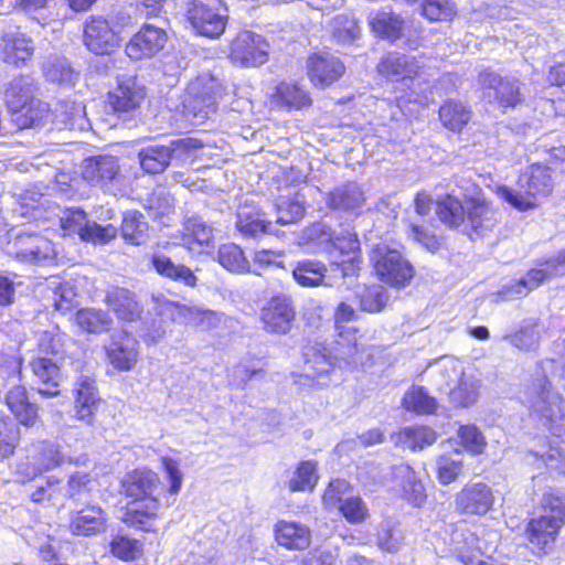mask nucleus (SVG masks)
<instances>
[{
  "instance_id": "obj_18",
  "label": "nucleus",
  "mask_w": 565,
  "mask_h": 565,
  "mask_svg": "<svg viewBox=\"0 0 565 565\" xmlns=\"http://www.w3.org/2000/svg\"><path fill=\"white\" fill-rule=\"evenodd\" d=\"M168 41L163 26L152 23L145 24L126 45V54L135 61L151 57L159 53Z\"/></svg>"
},
{
  "instance_id": "obj_29",
  "label": "nucleus",
  "mask_w": 565,
  "mask_h": 565,
  "mask_svg": "<svg viewBox=\"0 0 565 565\" xmlns=\"http://www.w3.org/2000/svg\"><path fill=\"white\" fill-rule=\"evenodd\" d=\"M75 416L87 425H93L94 413L99 398L95 382L88 376H81L75 384Z\"/></svg>"
},
{
  "instance_id": "obj_64",
  "label": "nucleus",
  "mask_w": 565,
  "mask_h": 565,
  "mask_svg": "<svg viewBox=\"0 0 565 565\" xmlns=\"http://www.w3.org/2000/svg\"><path fill=\"white\" fill-rule=\"evenodd\" d=\"M111 553L124 561L134 559L139 553V545L136 540L125 536H117L110 544Z\"/></svg>"
},
{
  "instance_id": "obj_15",
  "label": "nucleus",
  "mask_w": 565,
  "mask_h": 565,
  "mask_svg": "<svg viewBox=\"0 0 565 565\" xmlns=\"http://www.w3.org/2000/svg\"><path fill=\"white\" fill-rule=\"evenodd\" d=\"M565 249L559 250L552 257L544 258L536 263L535 267L526 271L525 277L514 280L510 290L518 295H526L532 289L540 287L545 281L564 275Z\"/></svg>"
},
{
  "instance_id": "obj_7",
  "label": "nucleus",
  "mask_w": 565,
  "mask_h": 565,
  "mask_svg": "<svg viewBox=\"0 0 565 565\" xmlns=\"http://www.w3.org/2000/svg\"><path fill=\"white\" fill-rule=\"evenodd\" d=\"M186 18L198 34L217 39L225 31L228 13L222 0H192L186 8Z\"/></svg>"
},
{
  "instance_id": "obj_1",
  "label": "nucleus",
  "mask_w": 565,
  "mask_h": 565,
  "mask_svg": "<svg viewBox=\"0 0 565 565\" xmlns=\"http://www.w3.org/2000/svg\"><path fill=\"white\" fill-rule=\"evenodd\" d=\"M413 205L422 217L427 216L434 206L440 224L451 231L461 230L472 239L483 237L498 224L497 210L480 188L462 199L451 192L433 199L429 192L420 190L415 194Z\"/></svg>"
},
{
  "instance_id": "obj_57",
  "label": "nucleus",
  "mask_w": 565,
  "mask_h": 565,
  "mask_svg": "<svg viewBox=\"0 0 565 565\" xmlns=\"http://www.w3.org/2000/svg\"><path fill=\"white\" fill-rule=\"evenodd\" d=\"M237 230L244 235L255 237L258 233H270L271 223H266L258 212L239 211Z\"/></svg>"
},
{
  "instance_id": "obj_54",
  "label": "nucleus",
  "mask_w": 565,
  "mask_h": 565,
  "mask_svg": "<svg viewBox=\"0 0 565 565\" xmlns=\"http://www.w3.org/2000/svg\"><path fill=\"white\" fill-rule=\"evenodd\" d=\"M184 239H192L199 245H210L214 238L213 227L201 216L193 215L185 220L183 225Z\"/></svg>"
},
{
  "instance_id": "obj_16",
  "label": "nucleus",
  "mask_w": 565,
  "mask_h": 565,
  "mask_svg": "<svg viewBox=\"0 0 565 565\" xmlns=\"http://www.w3.org/2000/svg\"><path fill=\"white\" fill-rule=\"evenodd\" d=\"M362 333L356 327H337L331 351L339 366L355 369L363 364L365 347Z\"/></svg>"
},
{
  "instance_id": "obj_27",
  "label": "nucleus",
  "mask_w": 565,
  "mask_h": 565,
  "mask_svg": "<svg viewBox=\"0 0 565 565\" xmlns=\"http://www.w3.org/2000/svg\"><path fill=\"white\" fill-rule=\"evenodd\" d=\"M66 222H74L78 225L77 234L82 241L93 244H107L117 235V227L113 224L100 225L95 221L86 220L84 211L72 212Z\"/></svg>"
},
{
  "instance_id": "obj_9",
  "label": "nucleus",
  "mask_w": 565,
  "mask_h": 565,
  "mask_svg": "<svg viewBox=\"0 0 565 565\" xmlns=\"http://www.w3.org/2000/svg\"><path fill=\"white\" fill-rule=\"evenodd\" d=\"M151 301L157 315L168 317L173 322L191 327H202L203 329L214 328L217 323L214 311L171 301L163 294H152Z\"/></svg>"
},
{
  "instance_id": "obj_60",
  "label": "nucleus",
  "mask_w": 565,
  "mask_h": 565,
  "mask_svg": "<svg viewBox=\"0 0 565 565\" xmlns=\"http://www.w3.org/2000/svg\"><path fill=\"white\" fill-rule=\"evenodd\" d=\"M463 462L455 460L449 454H444L437 459L436 477L440 484L448 486L455 482L462 473Z\"/></svg>"
},
{
  "instance_id": "obj_36",
  "label": "nucleus",
  "mask_w": 565,
  "mask_h": 565,
  "mask_svg": "<svg viewBox=\"0 0 565 565\" xmlns=\"http://www.w3.org/2000/svg\"><path fill=\"white\" fill-rule=\"evenodd\" d=\"M327 349L321 344H315L307 348L305 352V364L309 371V376L312 379H320L321 376L330 374L339 362L333 358L330 350L326 353Z\"/></svg>"
},
{
  "instance_id": "obj_55",
  "label": "nucleus",
  "mask_w": 565,
  "mask_h": 565,
  "mask_svg": "<svg viewBox=\"0 0 565 565\" xmlns=\"http://www.w3.org/2000/svg\"><path fill=\"white\" fill-rule=\"evenodd\" d=\"M478 399V387L465 377L457 381L455 387L449 392V401L454 407L468 408Z\"/></svg>"
},
{
  "instance_id": "obj_4",
  "label": "nucleus",
  "mask_w": 565,
  "mask_h": 565,
  "mask_svg": "<svg viewBox=\"0 0 565 565\" xmlns=\"http://www.w3.org/2000/svg\"><path fill=\"white\" fill-rule=\"evenodd\" d=\"M369 258L376 278L391 288L403 289L415 277V268L411 262L399 250L386 244H375Z\"/></svg>"
},
{
  "instance_id": "obj_48",
  "label": "nucleus",
  "mask_w": 565,
  "mask_h": 565,
  "mask_svg": "<svg viewBox=\"0 0 565 565\" xmlns=\"http://www.w3.org/2000/svg\"><path fill=\"white\" fill-rule=\"evenodd\" d=\"M539 507L547 518L554 519L561 526L565 524V490L546 489L541 497Z\"/></svg>"
},
{
  "instance_id": "obj_2",
  "label": "nucleus",
  "mask_w": 565,
  "mask_h": 565,
  "mask_svg": "<svg viewBox=\"0 0 565 565\" xmlns=\"http://www.w3.org/2000/svg\"><path fill=\"white\" fill-rule=\"evenodd\" d=\"M160 484L158 475L150 469H136L126 476L122 489L126 497L134 499L135 502L122 518L126 524L146 532L156 531L160 509L156 493Z\"/></svg>"
},
{
  "instance_id": "obj_17",
  "label": "nucleus",
  "mask_w": 565,
  "mask_h": 565,
  "mask_svg": "<svg viewBox=\"0 0 565 565\" xmlns=\"http://www.w3.org/2000/svg\"><path fill=\"white\" fill-rule=\"evenodd\" d=\"M375 71L385 81L397 83L419 76L422 66L414 56L388 51L380 58Z\"/></svg>"
},
{
  "instance_id": "obj_42",
  "label": "nucleus",
  "mask_w": 565,
  "mask_h": 565,
  "mask_svg": "<svg viewBox=\"0 0 565 565\" xmlns=\"http://www.w3.org/2000/svg\"><path fill=\"white\" fill-rule=\"evenodd\" d=\"M553 385L548 377L543 374L533 381L531 385L530 408L537 415L546 418L552 417L551 393Z\"/></svg>"
},
{
  "instance_id": "obj_10",
  "label": "nucleus",
  "mask_w": 565,
  "mask_h": 565,
  "mask_svg": "<svg viewBox=\"0 0 565 565\" xmlns=\"http://www.w3.org/2000/svg\"><path fill=\"white\" fill-rule=\"evenodd\" d=\"M345 72L344 62L329 47L311 52L307 56L306 74L315 88L331 87L345 75Z\"/></svg>"
},
{
  "instance_id": "obj_14",
  "label": "nucleus",
  "mask_w": 565,
  "mask_h": 565,
  "mask_svg": "<svg viewBox=\"0 0 565 565\" xmlns=\"http://www.w3.org/2000/svg\"><path fill=\"white\" fill-rule=\"evenodd\" d=\"M269 44L259 34L239 32L231 43L230 60L242 66L263 65L268 60Z\"/></svg>"
},
{
  "instance_id": "obj_38",
  "label": "nucleus",
  "mask_w": 565,
  "mask_h": 565,
  "mask_svg": "<svg viewBox=\"0 0 565 565\" xmlns=\"http://www.w3.org/2000/svg\"><path fill=\"white\" fill-rule=\"evenodd\" d=\"M396 437L398 443L416 452L434 445L438 438V435L429 426L417 425L401 428L396 433Z\"/></svg>"
},
{
  "instance_id": "obj_35",
  "label": "nucleus",
  "mask_w": 565,
  "mask_h": 565,
  "mask_svg": "<svg viewBox=\"0 0 565 565\" xmlns=\"http://www.w3.org/2000/svg\"><path fill=\"white\" fill-rule=\"evenodd\" d=\"M6 403L22 425L33 426L35 424L38 407L29 402L25 387L21 385L12 387L6 396Z\"/></svg>"
},
{
  "instance_id": "obj_25",
  "label": "nucleus",
  "mask_w": 565,
  "mask_h": 565,
  "mask_svg": "<svg viewBox=\"0 0 565 565\" xmlns=\"http://www.w3.org/2000/svg\"><path fill=\"white\" fill-rule=\"evenodd\" d=\"M438 120L444 129L460 135L472 120V108L458 98H446L438 107Z\"/></svg>"
},
{
  "instance_id": "obj_11",
  "label": "nucleus",
  "mask_w": 565,
  "mask_h": 565,
  "mask_svg": "<svg viewBox=\"0 0 565 565\" xmlns=\"http://www.w3.org/2000/svg\"><path fill=\"white\" fill-rule=\"evenodd\" d=\"M387 481L390 490L413 508H422L426 503V488L416 470L408 463L392 466Z\"/></svg>"
},
{
  "instance_id": "obj_3",
  "label": "nucleus",
  "mask_w": 565,
  "mask_h": 565,
  "mask_svg": "<svg viewBox=\"0 0 565 565\" xmlns=\"http://www.w3.org/2000/svg\"><path fill=\"white\" fill-rule=\"evenodd\" d=\"M515 192L508 185H498L495 194L504 202L520 212L540 206L541 202L550 198L557 184L553 168L542 162L526 166L518 175Z\"/></svg>"
},
{
  "instance_id": "obj_49",
  "label": "nucleus",
  "mask_w": 565,
  "mask_h": 565,
  "mask_svg": "<svg viewBox=\"0 0 565 565\" xmlns=\"http://www.w3.org/2000/svg\"><path fill=\"white\" fill-rule=\"evenodd\" d=\"M327 273V267L323 263L306 259L299 262L292 270L294 278L303 287L319 286Z\"/></svg>"
},
{
  "instance_id": "obj_23",
  "label": "nucleus",
  "mask_w": 565,
  "mask_h": 565,
  "mask_svg": "<svg viewBox=\"0 0 565 565\" xmlns=\"http://www.w3.org/2000/svg\"><path fill=\"white\" fill-rule=\"evenodd\" d=\"M13 248L9 253L14 255L15 259L21 263L39 264L53 259L55 256L53 244L46 238L34 234L18 235Z\"/></svg>"
},
{
  "instance_id": "obj_19",
  "label": "nucleus",
  "mask_w": 565,
  "mask_h": 565,
  "mask_svg": "<svg viewBox=\"0 0 565 565\" xmlns=\"http://www.w3.org/2000/svg\"><path fill=\"white\" fill-rule=\"evenodd\" d=\"M68 527L76 536L102 535L108 527V514L98 504H87L71 513Z\"/></svg>"
},
{
  "instance_id": "obj_13",
  "label": "nucleus",
  "mask_w": 565,
  "mask_h": 565,
  "mask_svg": "<svg viewBox=\"0 0 565 565\" xmlns=\"http://www.w3.org/2000/svg\"><path fill=\"white\" fill-rule=\"evenodd\" d=\"M562 527L554 519L547 518L546 514H539L526 521L523 536L530 551L543 557L553 550Z\"/></svg>"
},
{
  "instance_id": "obj_37",
  "label": "nucleus",
  "mask_w": 565,
  "mask_h": 565,
  "mask_svg": "<svg viewBox=\"0 0 565 565\" xmlns=\"http://www.w3.org/2000/svg\"><path fill=\"white\" fill-rule=\"evenodd\" d=\"M141 169L147 173H161L170 164L172 149L163 145H150L138 152Z\"/></svg>"
},
{
  "instance_id": "obj_24",
  "label": "nucleus",
  "mask_w": 565,
  "mask_h": 565,
  "mask_svg": "<svg viewBox=\"0 0 565 565\" xmlns=\"http://www.w3.org/2000/svg\"><path fill=\"white\" fill-rule=\"evenodd\" d=\"M65 461V457L54 444L41 441L34 446L33 454L28 457V460L20 465L19 472L32 479Z\"/></svg>"
},
{
  "instance_id": "obj_47",
  "label": "nucleus",
  "mask_w": 565,
  "mask_h": 565,
  "mask_svg": "<svg viewBox=\"0 0 565 565\" xmlns=\"http://www.w3.org/2000/svg\"><path fill=\"white\" fill-rule=\"evenodd\" d=\"M408 237L428 252L435 254L443 248L445 236L425 224L408 222Z\"/></svg>"
},
{
  "instance_id": "obj_32",
  "label": "nucleus",
  "mask_w": 565,
  "mask_h": 565,
  "mask_svg": "<svg viewBox=\"0 0 565 565\" xmlns=\"http://www.w3.org/2000/svg\"><path fill=\"white\" fill-rule=\"evenodd\" d=\"M106 303L119 319L126 321L138 320L143 311L135 295L125 288L115 287L108 290Z\"/></svg>"
},
{
  "instance_id": "obj_40",
  "label": "nucleus",
  "mask_w": 565,
  "mask_h": 565,
  "mask_svg": "<svg viewBox=\"0 0 565 565\" xmlns=\"http://www.w3.org/2000/svg\"><path fill=\"white\" fill-rule=\"evenodd\" d=\"M364 195L361 189L354 185L334 188L328 193L327 205L331 210L353 211L362 205Z\"/></svg>"
},
{
  "instance_id": "obj_58",
  "label": "nucleus",
  "mask_w": 565,
  "mask_h": 565,
  "mask_svg": "<svg viewBox=\"0 0 565 565\" xmlns=\"http://www.w3.org/2000/svg\"><path fill=\"white\" fill-rule=\"evenodd\" d=\"M311 543L310 529L300 523L285 522V548L305 550Z\"/></svg>"
},
{
  "instance_id": "obj_22",
  "label": "nucleus",
  "mask_w": 565,
  "mask_h": 565,
  "mask_svg": "<svg viewBox=\"0 0 565 565\" xmlns=\"http://www.w3.org/2000/svg\"><path fill=\"white\" fill-rule=\"evenodd\" d=\"M84 43L94 54L105 55L118 47L119 40L107 20L93 17L85 24Z\"/></svg>"
},
{
  "instance_id": "obj_31",
  "label": "nucleus",
  "mask_w": 565,
  "mask_h": 565,
  "mask_svg": "<svg viewBox=\"0 0 565 565\" xmlns=\"http://www.w3.org/2000/svg\"><path fill=\"white\" fill-rule=\"evenodd\" d=\"M42 71L47 82L63 87H73L79 78V72L72 66V63L56 54L49 55L44 60Z\"/></svg>"
},
{
  "instance_id": "obj_52",
  "label": "nucleus",
  "mask_w": 565,
  "mask_h": 565,
  "mask_svg": "<svg viewBox=\"0 0 565 565\" xmlns=\"http://www.w3.org/2000/svg\"><path fill=\"white\" fill-rule=\"evenodd\" d=\"M217 262L221 266L232 273L243 274L249 271V262L242 248L234 244H223L217 252Z\"/></svg>"
},
{
  "instance_id": "obj_28",
  "label": "nucleus",
  "mask_w": 565,
  "mask_h": 565,
  "mask_svg": "<svg viewBox=\"0 0 565 565\" xmlns=\"http://www.w3.org/2000/svg\"><path fill=\"white\" fill-rule=\"evenodd\" d=\"M119 172L116 158L98 156L88 158L82 168L83 178L93 185L105 186L110 183Z\"/></svg>"
},
{
  "instance_id": "obj_63",
  "label": "nucleus",
  "mask_w": 565,
  "mask_h": 565,
  "mask_svg": "<svg viewBox=\"0 0 565 565\" xmlns=\"http://www.w3.org/2000/svg\"><path fill=\"white\" fill-rule=\"evenodd\" d=\"M312 104L309 92L297 85L285 87V106L289 109L301 110L309 108Z\"/></svg>"
},
{
  "instance_id": "obj_30",
  "label": "nucleus",
  "mask_w": 565,
  "mask_h": 565,
  "mask_svg": "<svg viewBox=\"0 0 565 565\" xmlns=\"http://www.w3.org/2000/svg\"><path fill=\"white\" fill-rule=\"evenodd\" d=\"M30 365L38 380L39 393L47 397L57 396L62 379L57 364L49 358H36Z\"/></svg>"
},
{
  "instance_id": "obj_26",
  "label": "nucleus",
  "mask_w": 565,
  "mask_h": 565,
  "mask_svg": "<svg viewBox=\"0 0 565 565\" xmlns=\"http://www.w3.org/2000/svg\"><path fill=\"white\" fill-rule=\"evenodd\" d=\"M489 87L493 90V102L502 113L516 109L524 104L520 79L510 76H494Z\"/></svg>"
},
{
  "instance_id": "obj_51",
  "label": "nucleus",
  "mask_w": 565,
  "mask_h": 565,
  "mask_svg": "<svg viewBox=\"0 0 565 565\" xmlns=\"http://www.w3.org/2000/svg\"><path fill=\"white\" fill-rule=\"evenodd\" d=\"M420 14L429 22H451L457 17L452 0H423Z\"/></svg>"
},
{
  "instance_id": "obj_39",
  "label": "nucleus",
  "mask_w": 565,
  "mask_h": 565,
  "mask_svg": "<svg viewBox=\"0 0 565 565\" xmlns=\"http://www.w3.org/2000/svg\"><path fill=\"white\" fill-rule=\"evenodd\" d=\"M152 265L156 271L169 279L184 284L188 287H195L198 277L185 265L174 264L166 255H154Z\"/></svg>"
},
{
  "instance_id": "obj_5",
  "label": "nucleus",
  "mask_w": 565,
  "mask_h": 565,
  "mask_svg": "<svg viewBox=\"0 0 565 565\" xmlns=\"http://www.w3.org/2000/svg\"><path fill=\"white\" fill-rule=\"evenodd\" d=\"M30 87L24 78H17L6 90V100L11 110L12 121L18 129L38 126L49 115V105L30 98Z\"/></svg>"
},
{
  "instance_id": "obj_50",
  "label": "nucleus",
  "mask_w": 565,
  "mask_h": 565,
  "mask_svg": "<svg viewBox=\"0 0 565 565\" xmlns=\"http://www.w3.org/2000/svg\"><path fill=\"white\" fill-rule=\"evenodd\" d=\"M458 444L472 456L482 455L487 448V438L475 424L460 425L457 430Z\"/></svg>"
},
{
  "instance_id": "obj_8",
  "label": "nucleus",
  "mask_w": 565,
  "mask_h": 565,
  "mask_svg": "<svg viewBox=\"0 0 565 565\" xmlns=\"http://www.w3.org/2000/svg\"><path fill=\"white\" fill-rule=\"evenodd\" d=\"M147 97V87L135 74L117 76L116 87L108 94L114 113L124 120L132 119Z\"/></svg>"
},
{
  "instance_id": "obj_44",
  "label": "nucleus",
  "mask_w": 565,
  "mask_h": 565,
  "mask_svg": "<svg viewBox=\"0 0 565 565\" xmlns=\"http://www.w3.org/2000/svg\"><path fill=\"white\" fill-rule=\"evenodd\" d=\"M403 405L407 411L419 415L435 414L438 408L437 399L430 396L423 386L409 388L403 397Z\"/></svg>"
},
{
  "instance_id": "obj_34",
  "label": "nucleus",
  "mask_w": 565,
  "mask_h": 565,
  "mask_svg": "<svg viewBox=\"0 0 565 565\" xmlns=\"http://www.w3.org/2000/svg\"><path fill=\"white\" fill-rule=\"evenodd\" d=\"M330 245L340 256L348 257L349 268H359L362 264L361 243L354 231L342 230L330 237ZM344 263L345 260H342V264Z\"/></svg>"
},
{
  "instance_id": "obj_41",
  "label": "nucleus",
  "mask_w": 565,
  "mask_h": 565,
  "mask_svg": "<svg viewBox=\"0 0 565 565\" xmlns=\"http://www.w3.org/2000/svg\"><path fill=\"white\" fill-rule=\"evenodd\" d=\"M318 462L316 460L300 461L289 482L291 492H312L319 482Z\"/></svg>"
},
{
  "instance_id": "obj_12",
  "label": "nucleus",
  "mask_w": 565,
  "mask_h": 565,
  "mask_svg": "<svg viewBox=\"0 0 565 565\" xmlns=\"http://www.w3.org/2000/svg\"><path fill=\"white\" fill-rule=\"evenodd\" d=\"M495 495L486 482H468L455 494V508L458 514L482 518L494 510Z\"/></svg>"
},
{
  "instance_id": "obj_56",
  "label": "nucleus",
  "mask_w": 565,
  "mask_h": 565,
  "mask_svg": "<svg viewBox=\"0 0 565 565\" xmlns=\"http://www.w3.org/2000/svg\"><path fill=\"white\" fill-rule=\"evenodd\" d=\"M332 38L339 42H350L360 38L359 21L348 14H338L332 20Z\"/></svg>"
},
{
  "instance_id": "obj_43",
  "label": "nucleus",
  "mask_w": 565,
  "mask_h": 565,
  "mask_svg": "<svg viewBox=\"0 0 565 565\" xmlns=\"http://www.w3.org/2000/svg\"><path fill=\"white\" fill-rule=\"evenodd\" d=\"M75 323L88 333H102L108 331L113 319L110 316L100 309L86 308L81 309L75 313Z\"/></svg>"
},
{
  "instance_id": "obj_6",
  "label": "nucleus",
  "mask_w": 565,
  "mask_h": 565,
  "mask_svg": "<svg viewBox=\"0 0 565 565\" xmlns=\"http://www.w3.org/2000/svg\"><path fill=\"white\" fill-rule=\"evenodd\" d=\"M221 85L210 74H202L191 81L183 99L184 111L194 125L203 124L216 111Z\"/></svg>"
},
{
  "instance_id": "obj_59",
  "label": "nucleus",
  "mask_w": 565,
  "mask_h": 565,
  "mask_svg": "<svg viewBox=\"0 0 565 565\" xmlns=\"http://www.w3.org/2000/svg\"><path fill=\"white\" fill-rule=\"evenodd\" d=\"M260 319L264 329L269 333H277L282 327V298L273 297L262 309Z\"/></svg>"
},
{
  "instance_id": "obj_45",
  "label": "nucleus",
  "mask_w": 565,
  "mask_h": 565,
  "mask_svg": "<svg viewBox=\"0 0 565 565\" xmlns=\"http://www.w3.org/2000/svg\"><path fill=\"white\" fill-rule=\"evenodd\" d=\"M337 510L338 514L351 525L364 524L371 516L367 503L358 494L344 498Z\"/></svg>"
},
{
  "instance_id": "obj_33",
  "label": "nucleus",
  "mask_w": 565,
  "mask_h": 565,
  "mask_svg": "<svg viewBox=\"0 0 565 565\" xmlns=\"http://www.w3.org/2000/svg\"><path fill=\"white\" fill-rule=\"evenodd\" d=\"M2 52L7 63L18 65L33 55L32 40L19 31H9L2 35Z\"/></svg>"
},
{
  "instance_id": "obj_62",
  "label": "nucleus",
  "mask_w": 565,
  "mask_h": 565,
  "mask_svg": "<svg viewBox=\"0 0 565 565\" xmlns=\"http://www.w3.org/2000/svg\"><path fill=\"white\" fill-rule=\"evenodd\" d=\"M387 302V297L380 288H369L360 296V307L363 311L381 312Z\"/></svg>"
},
{
  "instance_id": "obj_21",
  "label": "nucleus",
  "mask_w": 565,
  "mask_h": 565,
  "mask_svg": "<svg viewBox=\"0 0 565 565\" xmlns=\"http://www.w3.org/2000/svg\"><path fill=\"white\" fill-rule=\"evenodd\" d=\"M106 354L116 370L130 371L138 361V341L126 330L117 331L106 347Z\"/></svg>"
},
{
  "instance_id": "obj_61",
  "label": "nucleus",
  "mask_w": 565,
  "mask_h": 565,
  "mask_svg": "<svg viewBox=\"0 0 565 565\" xmlns=\"http://www.w3.org/2000/svg\"><path fill=\"white\" fill-rule=\"evenodd\" d=\"M78 306L77 292L70 282L60 284L54 292V308L65 315Z\"/></svg>"
},
{
  "instance_id": "obj_20",
  "label": "nucleus",
  "mask_w": 565,
  "mask_h": 565,
  "mask_svg": "<svg viewBox=\"0 0 565 565\" xmlns=\"http://www.w3.org/2000/svg\"><path fill=\"white\" fill-rule=\"evenodd\" d=\"M406 19L392 9H379L367 18V25L375 39L394 44L406 31Z\"/></svg>"
},
{
  "instance_id": "obj_53",
  "label": "nucleus",
  "mask_w": 565,
  "mask_h": 565,
  "mask_svg": "<svg viewBox=\"0 0 565 565\" xmlns=\"http://www.w3.org/2000/svg\"><path fill=\"white\" fill-rule=\"evenodd\" d=\"M351 490L352 486L347 479L331 478L321 491V503L327 510L337 509Z\"/></svg>"
},
{
  "instance_id": "obj_46",
  "label": "nucleus",
  "mask_w": 565,
  "mask_h": 565,
  "mask_svg": "<svg viewBox=\"0 0 565 565\" xmlns=\"http://www.w3.org/2000/svg\"><path fill=\"white\" fill-rule=\"evenodd\" d=\"M149 225L146 217L137 212L129 211L124 214L121 233L124 238L134 245H141L148 237Z\"/></svg>"
}]
</instances>
